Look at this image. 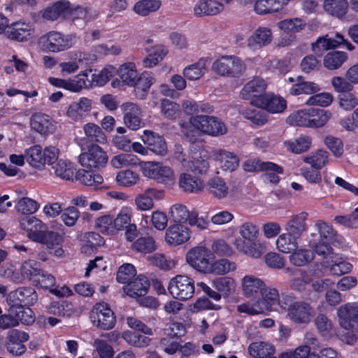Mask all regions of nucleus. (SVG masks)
<instances>
[{
	"instance_id": "nucleus-62",
	"label": "nucleus",
	"mask_w": 358,
	"mask_h": 358,
	"mask_svg": "<svg viewBox=\"0 0 358 358\" xmlns=\"http://www.w3.org/2000/svg\"><path fill=\"white\" fill-rule=\"evenodd\" d=\"M117 182L124 187H131L138 183L139 176L131 170L119 171L116 176Z\"/></svg>"
},
{
	"instance_id": "nucleus-45",
	"label": "nucleus",
	"mask_w": 358,
	"mask_h": 358,
	"mask_svg": "<svg viewBox=\"0 0 358 358\" xmlns=\"http://www.w3.org/2000/svg\"><path fill=\"white\" fill-rule=\"evenodd\" d=\"M331 117L332 113L329 110L310 108V127H322Z\"/></svg>"
},
{
	"instance_id": "nucleus-60",
	"label": "nucleus",
	"mask_w": 358,
	"mask_h": 358,
	"mask_svg": "<svg viewBox=\"0 0 358 358\" xmlns=\"http://www.w3.org/2000/svg\"><path fill=\"white\" fill-rule=\"evenodd\" d=\"M169 215L170 217L175 222L182 223L187 221L189 222L191 212L189 211L185 206L181 203H176L171 207Z\"/></svg>"
},
{
	"instance_id": "nucleus-4",
	"label": "nucleus",
	"mask_w": 358,
	"mask_h": 358,
	"mask_svg": "<svg viewBox=\"0 0 358 358\" xmlns=\"http://www.w3.org/2000/svg\"><path fill=\"white\" fill-rule=\"evenodd\" d=\"M168 290L175 299L186 301L191 299L194 293L195 287L193 279L185 275H177L172 278L169 283Z\"/></svg>"
},
{
	"instance_id": "nucleus-31",
	"label": "nucleus",
	"mask_w": 358,
	"mask_h": 358,
	"mask_svg": "<svg viewBox=\"0 0 358 358\" xmlns=\"http://www.w3.org/2000/svg\"><path fill=\"white\" fill-rule=\"evenodd\" d=\"M264 285V282L254 275H246L242 279L243 292L248 298L254 297L259 292L261 293Z\"/></svg>"
},
{
	"instance_id": "nucleus-5",
	"label": "nucleus",
	"mask_w": 358,
	"mask_h": 358,
	"mask_svg": "<svg viewBox=\"0 0 358 358\" xmlns=\"http://www.w3.org/2000/svg\"><path fill=\"white\" fill-rule=\"evenodd\" d=\"M90 320L92 324L101 330L113 329L116 323V317L108 305L97 303L91 310Z\"/></svg>"
},
{
	"instance_id": "nucleus-30",
	"label": "nucleus",
	"mask_w": 358,
	"mask_h": 358,
	"mask_svg": "<svg viewBox=\"0 0 358 358\" xmlns=\"http://www.w3.org/2000/svg\"><path fill=\"white\" fill-rule=\"evenodd\" d=\"M117 74L122 83L130 87L134 86L138 80V73L134 62L122 64L117 70Z\"/></svg>"
},
{
	"instance_id": "nucleus-25",
	"label": "nucleus",
	"mask_w": 358,
	"mask_h": 358,
	"mask_svg": "<svg viewBox=\"0 0 358 358\" xmlns=\"http://www.w3.org/2000/svg\"><path fill=\"white\" fill-rule=\"evenodd\" d=\"M266 83L265 80L259 77H256L249 81L241 91L240 95L243 99H249L251 97L254 99L262 96V94L265 91Z\"/></svg>"
},
{
	"instance_id": "nucleus-6",
	"label": "nucleus",
	"mask_w": 358,
	"mask_h": 358,
	"mask_svg": "<svg viewBox=\"0 0 358 358\" xmlns=\"http://www.w3.org/2000/svg\"><path fill=\"white\" fill-rule=\"evenodd\" d=\"M74 37L52 31L42 36L40 43L43 47L52 52H58L70 48L73 44Z\"/></svg>"
},
{
	"instance_id": "nucleus-9",
	"label": "nucleus",
	"mask_w": 358,
	"mask_h": 358,
	"mask_svg": "<svg viewBox=\"0 0 358 358\" xmlns=\"http://www.w3.org/2000/svg\"><path fill=\"white\" fill-rule=\"evenodd\" d=\"M38 301V295L35 289L30 287H22L10 292L6 297L9 307L31 306Z\"/></svg>"
},
{
	"instance_id": "nucleus-7",
	"label": "nucleus",
	"mask_w": 358,
	"mask_h": 358,
	"mask_svg": "<svg viewBox=\"0 0 358 358\" xmlns=\"http://www.w3.org/2000/svg\"><path fill=\"white\" fill-rule=\"evenodd\" d=\"M213 254L210 250L203 246L194 247L186 255L187 262L199 272L209 273L210 259Z\"/></svg>"
},
{
	"instance_id": "nucleus-46",
	"label": "nucleus",
	"mask_w": 358,
	"mask_h": 358,
	"mask_svg": "<svg viewBox=\"0 0 358 358\" xmlns=\"http://www.w3.org/2000/svg\"><path fill=\"white\" fill-rule=\"evenodd\" d=\"M142 162L133 154L124 153L114 156L111 160V165L115 169H122L127 166H140Z\"/></svg>"
},
{
	"instance_id": "nucleus-39",
	"label": "nucleus",
	"mask_w": 358,
	"mask_h": 358,
	"mask_svg": "<svg viewBox=\"0 0 358 358\" xmlns=\"http://www.w3.org/2000/svg\"><path fill=\"white\" fill-rule=\"evenodd\" d=\"M52 169L57 177L65 180H73L76 169L73 164L64 159H59L53 164Z\"/></svg>"
},
{
	"instance_id": "nucleus-3",
	"label": "nucleus",
	"mask_w": 358,
	"mask_h": 358,
	"mask_svg": "<svg viewBox=\"0 0 358 358\" xmlns=\"http://www.w3.org/2000/svg\"><path fill=\"white\" fill-rule=\"evenodd\" d=\"M189 123L201 133L212 136H222L227 132L225 124L217 117L206 115H192Z\"/></svg>"
},
{
	"instance_id": "nucleus-29",
	"label": "nucleus",
	"mask_w": 358,
	"mask_h": 358,
	"mask_svg": "<svg viewBox=\"0 0 358 358\" xmlns=\"http://www.w3.org/2000/svg\"><path fill=\"white\" fill-rule=\"evenodd\" d=\"M91 108L92 101L83 97L78 102L74 101L70 104L66 115L74 120H80L91 110Z\"/></svg>"
},
{
	"instance_id": "nucleus-38",
	"label": "nucleus",
	"mask_w": 358,
	"mask_h": 358,
	"mask_svg": "<svg viewBox=\"0 0 358 358\" xmlns=\"http://www.w3.org/2000/svg\"><path fill=\"white\" fill-rule=\"evenodd\" d=\"M327 266H329L330 273L336 276L348 273L352 271V265L338 257L337 255L330 257V260L326 262Z\"/></svg>"
},
{
	"instance_id": "nucleus-11",
	"label": "nucleus",
	"mask_w": 358,
	"mask_h": 358,
	"mask_svg": "<svg viewBox=\"0 0 358 358\" xmlns=\"http://www.w3.org/2000/svg\"><path fill=\"white\" fill-rule=\"evenodd\" d=\"M78 160L83 167L99 169L106 164L108 156L100 146L92 144L89 147L88 152L79 155Z\"/></svg>"
},
{
	"instance_id": "nucleus-56",
	"label": "nucleus",
	"mask_w": 358,
	"mask_h": 358,
	"mask_svg": "<svg viewBox=\"0 0 358 358\" xmlns=\"http://www.w3.org/2000/svg\"><path fill=\"white\" fill-rule=\"evenodd\" d=\"M113 217L110 215H104L97 217L95 220L94 227L103 234L115 235V231L113 227Z\"/></svg>"
},
{
	"instance_id": "nucleus-52",
	"label": "nucleus",
	"mask_w": 358,
	"mask_h": 358,
	"mask_svg": "<svg viewBox=\"0 0 358 358\" xmlns=\"http://www.w3.org/2000/svg\"><path fill=\"white\" fill-rule=\"evenodd\" d=\"M283 5L281 0H256L254 10L257 13L262 15L276 12Z\"/></svg>"
},
{
	"instance_id": "nucleus-24",
	"label": "nucleus",
	"mask_w": 358,
	"mask_h": 358,
	"mask_svg": "<svg viewBox=\"0 0 358 358\" xmlns=\"http://www.w3.org/2000/svg\"><path fill=\"white\" fill-rule=\"evenodd\" d=\"M273 36L268 27H260L248 39V45L252 49L260 48L272 41Z\"/></svg>"
},
{
	"instance_id": "nucleus-22",
	"label": "nucleus",
	"mask_w": 358,
	"mask_h": 358,
	"mask_svg": "<svg viewBox=\"0 0 358 358\" xmlns=\"http://www.w3.org/2000/svg\"><path fill=\"white\" fill-rule=\"evenodd\" d=\"M212 157L224 171H233L239 165L238 157L234 153L224 150H214Z\"/></svg>"
},
{
	"instance_id": "nucleus-42",
	"label": "nucleus",
	"mask_w": 358,
	"mask_h": 358,
	"mask_svg": "<svg viewBox=\"0 0 358 358\" xmlns=\"http://www.w3.org/2000/svg\"><path fill=\"white\" fill-rule=\"evenodd\" d=\"M43 152L40 145H34L25 151V159L33 167L42 169L45 166Z\"/></svg>"
},
{
	"instance_id": "nucleus-61",
	"label": "nucleus",
	"mask_w": 358,
	"mask_h": 358,
	"mask_svg": "<svg viewBox=\"0 0 358 358\" xmlns=\"http://www.w3.org/2000/svg\"><path fill=\"white\" fill-rule=\"evenodd\" d=\"M160 5V1L157 0H142L135 3L134 10L138 15L145 16L158 10Z\"/></svg>"
},
{
	"instance_id": "nucleus-28",
	"label": "nucleus",
	"mask_w": 358,
	"mask_h": 358,
	"mask_svg": "<svg viewBox=\"0 0 358 358\" xmlns=\"http://www.w3.org/2000/svg\"><path fill=\"white\" fill-rule=\"evenodd\" d=\"M150 287L147 277L139 275L133 281H130L124 287V292L131 297L136 298L145 296Z\"/></svg>"
},
{
	"instance_id": "nucleus-51",
	"label": "nucleus",
	"mask_w": 358,
	"mask_h": 358,
	"mask_svg": "<svg viewBox=\"0 0 358 358\" xmlns=\"http://www.w3.org/2000/svg\"><path fill=\"white\" fill-rule=\"evenodd\" d=\"M310 108L294 112L287 118V123L292 126L310 127Z\"/></svg>"
},
{
	"instance_id": "nucleus-40",
	"label": "nucleus",
	"mask_w": 358,
	"mask_h": 358,
	"mask_svg": "<svg viewBox=\"0 0 358 358\" xmlns=\"http://www.w3.org/2000/svg\"><path fill=\"white\" fill-rule=\"evenodd\" d=\"M348 59V55L342 51H333L327 53L323 59L324 66L329 70L339 69Z\"/></svg>"
},
{
	"instance_id": "nucleus-64",
	"label": "nucleus",
	"mask_w": 358,
	"mask_h": 358,
	"mask_svg": "<svg viewBox=\"0 0 358 358\" xmlns=\"http://www.w3.org/2000/svg\"><path fill=\"white\" fill-rule=\"evenodd\" d=\"M78 180L87 186H92L95 184H101L103 178L99 174H96L90 171L79 170L76 176Z\"/></svg>"
},
{
	"instance_id": "nucleus-19",
	"label": "nucleus",
	"mask_w": 358,
	"mask_h": 358,
	"mask_svg": "<svg viewBox=\"0 0 358 358\" xmlns=\"http://www.w3.org/2000/svg\"><path fill=\"white\" fill-rule=\"evenodd\" d=\"M234 245L239 252L255 259L260 258L266 252L265 245L257 239L252 241L236 239Z\"/></svg>"
},
{
	"instance_id": "nucleus-43",
	"label": "nucleus",
	"mask_w": 358,
	"mask_h": 358,
	"mask_svg": "<svg viewBox=\"0 0 358 358\" xmlns=\"http://www.w3.org/2000/svg\"><path fill=\"white\" fill-rule=\"evenodd\" d=\"M157 248L156 242L151 236L138 238L131 245L134 251L143 255L153 252Z\"/></svg>"
},
{
	"instance_id": "nucleus-44",
	"label": "nucleus",
	"mask_w": 358,
	"mask_h": 358,
	"mask_svg": "<svg viewBox=\"0 0 358 358\" xmlns=\"http://www.w3.org/2000/svg\"><path fill=\"white\" fill-rule=\"evenodd\" d=\"M312 139L310 136L301 135L294 141H285L286 148L293 153L300 154L308 150L311 146Z\"/></svg>"
},
{
	"instance_id": "nucleus-1",
	"label": "nucleus",
	"mask_w": 358,
	"mask_h": 358,
	"mask_svg": "<svg viewBox=\"0 0 358 358\" xmlns=\"http://www.w3.org/2000/svg\"><path fill=\"white\" fill-rule=\"evenodd\" d=\"M140 167L144 176L155 180L166 187H172L176 184L173 170L157 162H142Z\"/></svg>"
},
{
	"instance_id": "nucleus-18",
	"label": "nucleus",
	"mask_w": 358,
	"mask_h": 358,
	"mask_svg": "<svg viewBox=\"0 0 358 358\" xmlns=\"http://www.w3.org/2000/svg\"><path fill=\"white\" fill-rule=\"evenodd\" d=\"M308 216V214L306 212H301L292 215L285 224V232L300 239L308 230L306 223Z\"/></svg>"
},
{
	"instance_id": "nucleus-8",
	"label": "nucleus",
	"mask_w": 358,
	"mask_h": 358,
	"mask_svg": "<svg viewBox=\"0 0 358 358\" xmlns=\"http://www.w3.org/2000/svg\"><path fill=\"white\" fill-rule=\"evenodd\" d=\"M336 315L341 328L358 332V302L341 306L337 309Z\"/></svg>"
},
{
	"instance_id": "nucleus-20",
	"label": "nucleus",
	"mask_w": 358,
	"mask_h": 358,
	"mask_svg": "<svg viewBox=\"0 0 358 358\" xmlns=\"http://www.w3.org/2000/svg\"><path fill=\"white\" fill-rule=\"evenodd\" d=\"M47 226L41 220L34 216L24 217L20 220L21 228L27 231V237L34 242L47 228Z\"/></svg>"
},
{
	"instance_id": "nucleus-36",
	"label": "nucleus",
	"mask_w": 358,
	"mask_h": 358,
	"mask_svg": "<svg viewBox=\"0 0 358 358\" xmlns=\"http://www.w3.org/2000/svg\"><path fill=\"white\" fill-rule=\"evenodd\" d=\"M243 169L246 171H275L282 173L283 169L278 164L270 162H260L256 160H248L243 164Z\"/></svg>"
},
{
	"instance_id": "nucleus-57",
	"label": "nucleus",
	"mask_w": 358,
	"mask_h": 358,
	"mask_svg": "<svg viewBox=\"0 0 358 358\" xmlns=\"http://www.w3.org/2000/svg\"><path fill=\"white\" fill-rule=\"evenodd\" d=\"M41 270L39 264L34 260L26 261L20 267L22 277L32 281V282L39 275Z\"/></svg>"
},
{
	"instance_id": "nucleus-49",
	"label": "nucleus",
	"mask_w": 358,
	"mask_h": 358,
	"mask_svg": "<svg viewBox=\"0 0 358 358\" xmlns=\"http://www.w3.org/2000/svg\"><path fill=\"white\" fill-rule=\"evenodd\" d=\"M91 72L92 70L85 71L78 75V80H66L64 89L73 92H79L83 88L92 87V83L89 81V73Z\"/></svg>"
},
{
	"instance_id": "nucleus-13",
	"label": "nucleus",
	"mask_w": 358,
	"mask_h": 358,
	"mask_svg": "<svg viewBox=\"0 0 358 358\" xmlns=\"http://www.w3.org/2000/svg\"><path fill=\"white\" fill-rule=\"evenodd\" d=\"M29 334L16 329L8 331L6 338V347L8 351L16 356L22 355L26 351L23 344L29 340Z\"/></svg>"
},
{
	"instance_id": "nucleus-10",
	"label": "nucleus",
	"mask_w": 358,
	"mask_h": 358,
	"mask_svg": "<svg viewBox=\"0 0 358 358\" xmlns=\"http://www.w3.org/2000/svg\"><path fill=\"white\" fill-rule=\"evenodd\" d=\"M315 315V309L310 303L295 301L289 306L287 316L294 324H308Z\"/></svg>"
},
{
	"instance_id": "nucleus-34",
	"label": "nucleus",
	"mask_w": 358,
	"mask_h": 358,
	"mask_svg": "<svg viewBox=\"0 0 358 358\" xmlns=\"http://www.w3.org/2000/svg\"><path fill=\"white\" fill-rule=\"evenodd\" d=\"M207 186L209 193L216 199H224L229 194V186L224 180L220 177L210 178L208 182Z\"/></svg>"
},
{
	"instance_id": "nucleus-47",
	"label": "nucleus",
	"mask_w": 358,
	"mask_h": 358,
	"mask_svg": "<svg viewBox=\"0 0 358 358\" xmlns=\"http://www.w3.org/2000/svg\"><path fill=\"white\" fill-rule=\"evenodd\" d=\"M83 130L88 141L101 144L106 143V136L97 124L87 123L83 127Z\"/></svg>"
},
{
	"instance_id": "nucleus-27",
	"label": "nucleus",
	"mask_w": 358,
	"mask_h": 358,
	"mask_svg": "<svg viewBox=\"0 0 358 358\" xmlns=\"http://www.w3.org/2000/svg\"><path fill=\"white\" fill-rule=\"evenodd\" d=\"M344 42L342 35L336 34L335 38H329L328 35L317 38L316 42L312 43V50L319 56L323 52L331 48H335Z\"/></svg>"
},
{
	"instance_id": "nucleus-12",
	"label": "nucleus",
	"mask_w": 358,
	"mask_h": 358,
	"mask_svg": "<svg viewBox=\"0 0 358 358\" xmlns=\"http://www.w3.org/2000/svg\"><path fill=\"white\" fill-rule=\"evenodd\" d=\"M251 103L271 113H282L287 107V101L282 97L273 94H265L253 99Z\"/></svg>"
},
{
	"instance_id": "nucleus-2",
	"label": "nucleus",
	"mask_w": 358,
	"mask_h": 358,
	"mask_svg": "<svg viewBox=\"0 0 358 358\" xmlns=\"http://www.w3.org/2000/svg\"><path fill=\"white\" fill-rule=\"evenodd\" d=\"M213 70L219 76L228 78H238L245 71L243 61L234 55L222 56L213 64Z\"/></svg>"
},
{
	"instance_id": "nucleus-21",
	"label": "nucleus",
	"mask_w": 358,
	"mask_h": 358,
	"mask_svg": "<svg viewBox=\"0 0 358 358\" xmlns=\"http://www.w3.org/2000/svg\"><path fill=\"white\" fill-rule=\"evenodd\" d=\"M32 26L26 22H16L8 27L5 31V36L13 41H27L28 36L31 34Z\"/></svg>"
},
{
	"instance_id": "nucleus-16",
	"label": "nucleus",
	"mask_w": 358,
	"mask_h": 358,
	"mask_svg": "<svg viewBox=\"0 0 358 358\" xmlns=\"http://www.w3.org/2000/svg\"><path fill=\"white\" fill-rule=\"evenodd\" d=\"M178 183L179 188L186 193L199 194L205 188L204 180L200 176L187 172L180 174Z\"/></svg>"
},
{
	"instance_id": "nucleus-53",
	"label": "nucleus",
	"mask_w": 358,
	"mask_h": 358,
	"mask_svg": "<svg viewBox=\"0 0 358 358\" xmlns=\"http://www.w3.org/2000/svg\"><path fill=\"white\" fill-rule=\"evenodd\" d=\"M83 241L85 244L82 246L83 252H93L96 247L101 246L104 243L103 238L96 232H87L83 236Z\"/></svg>"
},
{
	"instance_id": "nucleus-54",
	"label": "nucleus",
	"mask_w": 358,
	"mask_h": 358,
	"mask_svg": "<svg viewBox=\"0 0 358 358\" xmlns=\"http://www.w3.org/2000/svg\"><path fill=\"white\" fill-rule=\"evenodd\" d=\"M289 256V262L296 266H303L310 262L314 255L311 250L307 249H296L291 252Z\"/></svg>"
},
{
	"instance_id": "nucleus-63",
	"label": "nucleus",
	"mask_w": 358,
	"mask_h": 358,
	"mask_svg": "<svg viewBox=\"0 0 358 358\" xmlns=\"http://www.w3.org/2000/svg\"><path fill=\"white\" fill-rule=\"evenodd\" d=\"M208 273L224 275L236 269V264L227 259H221L210 264Z\"/></svg>"
},
{
	"instance_id": "nucleus-58",
	"label": "nucleus",
	"mask_w": 358,
	"mask_h": 358,
	"mask_svg": "<svg viewBox=\"0 0 358 358\" xmlns=\"http://www.w3.org/2000/svg\"><path fill=\"white\" fill-rule=\"evenodd\" d=\"M238 234L241 236L242 241H252L257 239L259 234V229L257 224L246 222L242 224L238 228Z\"/></svg>"
},
{
	"instance_id": "nucleus-48",
	"label": "nucleus",
	"mask_w": 358,
	"mask_h": 358,
	"mask_svg": "<svg viewBox=\"0 0 358 358\" xmlns=\"http://www.w3.org/2000/svg\"><path fill=\"white\" fill-rule=\"evenodd\" d=\"M210 164L205 157H193L192 159L187 164V169L198 176H203L208 174Z\"/></svg>"
},
{
	"instance_id": "nucleus-15",
	"label": "nucleus",
	"mask_w": 358,
	"mask_h": 358,
	"mask_svg": "<svg viewBox=\"0 0 358 358\" xmlns=\"http://www.w3.org/2000/svg\"><path fill=\"white\" fill-rule=\"evenodd\" d=\"M191 234V230L186 225L175 224L167 228L165 240L169 245L176 246L187 242Z\"/></svg>"
},
{
	"instance_id": "nucleus-37",
	"label": "nucleus",
	"mask_w": 358,
	"mask_h": 358,
	"mask_svg": "<svg viewBox=\"0 0 358 358\" xmlns=\"http://www.w3.org/2000/svg\"><path fill=\"white\" fill-rule=\"evenodd\" d=\"M297 83L292 85L289 92L292 95L311 94L320 90V86L313 82L305 81L301 76L296 78Z\"/></svg>"
},
{
	"instance_id": "nucleus-41",
	"label": "nucleus",
	"mask_w": 358,
	"mask_h": 358,
	"mask_svg": "<svg viewBox=\"0 0 358 358\" xmlns=\"http://www.w3.org/2000/svg\"><path fill=\"white\" fill-rule=\"evenodd\" d=\"M8 311L14 314L15 319L17 320V326L20 322L29 325L35 321L34 312L27 306L9 307Z\"/></svg>"
},
{
	"instance_id": "nucleus-32",
	"label": "nucleus",
	"mask_w": 358,
	"mask_h": 358,
	"mask_svg": "<svg viewBox=\"0 0 358 358\" xmlns=\"http://www.w3.org/2000/svg\"><path fill=\"white\" fill-rule=\"evenodd\" d=\"M348 1L347 0H324L323 7L329 15L343 18L348 10Z\"/></svg>"
},
{
	"instance_id": "nucleus-14",
	"label": "nucleus",
	"mask_w": 358,
	"mask_h": 358,
	"mask_svg": "<svg viewBox=\"0 0 358 358\" xmlns=\"http://www.w3.org/2000/svg\"><path fill=\"white\" fill-rule=\"evenodd\" d=\"M124 113V124L131 130H138L144 124L141 117V110L134 103L127 102L121 106Z\"/></svg>"
},
{
	"instance_id": "nucleus-26",
	"label": "nucleus",
	"mask_w": 358,
	"mask_h": 358,
	"mask_svg": "<svg viewBox=\"0 0 358 358\" xmlns=\"http://www.w3.org/2000/svg\"><path fill=\"white\" fill-rule=\"evenodd\" d=\"M224 9V6L216 0H199L194 7L196 16L215 15Z\"/></svg>"
},
{
	"instance_id": "nucleus-35",
	"label": "nucleus",
	"mask_w": 358,
	"mask_h": 358,
	"mask_svg": "<svg viewBox=\"0 0 358 358\" xmlns=\"http://www.w3.org/2000/svg\"><path fill=\"white\" fill-rule=\"evenodd\" d=\"M299 238L285 232L280 234L275 241L278 251L289 254L295 251L299 248Z\"/></svg>"
},
{
	"instance_id": "nucleus-50",
	"label": "nucleus",
	"mask_w": 358,
	"mask_h": 358,
	"mask_svg": "<svg viewBox=\"0 0 358 358\" xmlns=\"http://www.w3.org/2000/svg\"><path fill=\"white\" fill-rule=\"evenodd\" d=\"M206 59H201L195 64L185 67L183 70L184 76L190 80L199 79L206 72Z\"/></svg>"
},
{
	"instance_id": "nucleus-17",
	"label": "nucleus",
	"mask_w": 358,
	"mask_h": 358,
	"mask_svg": "<svg viewBox=\"0 0 358 358\" xmlns=\"http://www.w3.org/2000/svg\"><path fill=\"white\" fill-rule=\"evenodd\" d=\"M141 138L148 150L155 155L165 156L167 154V145L162 136L152 131L145 130Z\"/></svg>"
},
{
	"instance_id": "nucleus-33",
	"label": "nucleus",
	"mask_w": 358,
	"mask_h": 358,
	"mask_svg": "<svg viewBox=\"0 0 358 358\" xmlns=\"http://www.w3.org/2000/svg\"><path fill=\"white\" fill-rule=\"evenodd\" d=\"M63 241L62 236L57 232L49 230L48 227L39 234L34 242L38 243L50 250L58 246Z\"/></svg>"
},
{
	"instance_id": "nucleus-23",
	"label": "nucleus",
	"mask_w": 358,
	"mask_h": 358,
	"mask_svg": "<svg viewBox=\"0 0 358 358\" xmlns=\"http://www.w3.org/2000/svg\"><path fill=\"white\" fill-rule=\"evenodd\" d=\"M30 125L32 129L42 135L53 133L55 126L48 115L41 113L32 115L30 119Z\"/></svg>"
},
{
	"instance_id": "nucleus-59",
	"label": "nucleus",
	"mask_w": 358,
	"mask_h": 358,
	"mask_svg": "<svg viewBox=\"0 0 358 358\" xmlns=\"http://www.w3.org/2000/svg\"><path fill=\"white\" fill-rule=\"evenodd\" d=\"M329 153L324 150H318L311 155L304 157L303 161L315 169H320L328 162Z\"/></svg>"
},
{
	"instance_id": "nucleus-55",
	"label": "nucleus",
	"mask_w": 358,
	"mask_h": 358,
	"mask_svg": "<svg viewBox=\"0 0 358 358\" xmlns=\"http://www.w3.org/2000/svg\"><path fill=\"white\" fill-rule=\"evenodd\" d=\"M213 287L224 296H228L235 289L234 280L229 277H220L214 279Z\"/></svg>"
}]
</instances>
